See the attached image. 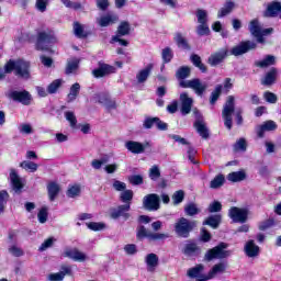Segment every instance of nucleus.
Returning a JSON list of instances; mask_svg holds the SVG:
<instances>
[{
    "label": "nucleus",
    "mask_w": 281,
    "mask_h": 281,
    "mask_svg": "<svg viewBox=\"0 0 281 281\" xmlns=\"http://www.w3.org/2000/svg\"><path fill=\"white\" fill-rule=\"evenodd\" d=\"M12 71L20 78H30V63L23 59L9 60L4 66V74H12Z\"/></svg>",
    "instance_id": "f257e3e1"
},
{
    "label": "nucleus",
    "mask_w": 281,
    "mask_h": 281,
    "mask_svg": "<svg viewBox=\"0 0 281 281\" xmlns=\"http://www.w3.org/2000/svg\"><path fill=\"white\" fill-rule=\"evenodd\" d=\"M276 128H278V124H276V122L267 121L257 127V135L258 137H265V133L276 131Z\"/></svg>",
    "instance_id": "6ab92c4d"
},
{
    "label": "nucleus",
    "mask_w": 281,
    "mask_h": 281,
    "mask_svg": "<svg viewBox=\"0 0 281 281\" xmlns=\"http://www.w3.org/2000/svg\"><path fill=\"white\" fill-rule=\"evenodd\" d=\"M227 56V50H222L220 53H215L209 57V63L213 67L216 65H221L223 60H225V57Z\"/></svg>",
    "instance_id": "5701e85b"
},
{
    "label": "nucleus",
    "mask_w": 281,
    "mask_h": 281,
    "mask_svg": "<svg viewBox=\"0 0 281 281\" xmlns=\"http://www.w3.org/2000/svg\"><path fill=\"white\" fill-rule=\"evenodd\" d=\"M144 207L150 211L159 210V195L151 193L144 198L143 200Z\"/></svg>",
    "instance_id": "f8f14e48"
},
{
    "label": "nucleus",
    "mask_w": 281,
    "mask_h": 281,
    "mask_svg": "<svg viewBox=\"0 0 281 281\" xmlns=\"http://www.w3.org/2000/svg\"><path fill=\"white\" fill-rule=\"evenodd\" d=\"M183 254L188 256V258H195L201 254V249L199 247H187L183 250Z\"/></svg>",
    "instance_id": "37998d69"
},
{
    "label": "nucleus",
    "mask_w": 281,
    "mask_h": 281,
    "mask_svg": "<svg viewBox=\"0 0 281 281\" xmlns=\"http://www.w3.org/2000/svg\"><path fill=\"white\" fill-rule=\"evenodd\" d=\"M180 87L182 89H192L196 95H203L207 90V82H203L200 79L181 80Z\"/></svg>",
    "instance_id": "20e7f679"
},
{
    "label": "nucleus",
    "mask_w": 281,
    "mask_h": 281,
    "mask_svg": "<svg viewBox=\"0 0 281 281\" xmlns=\"http://www.w3.org/2000/svg\"><path fill=\"white\" fill-rule=\"evenodd\" d=\"M47 3H49V0H36V9L40 12H45L47 10Z\"/></svg>",
    "instance_id": "338daca9"
},
{
    "label": "nucleus",
    "mask_w": 281,
    "mask_h": 281,
    "mask_svg": "<svg viewBox=\"0 0 281 281\" xmlns=\"http://www.w3.org/2000/svg\"><path fill=\"white\" fill-rule=\"evenodd\" d=\"M181 101V113L182 115H188L192 111V103L194 102L192 98L188 97V93L183 92L180 94Z\"/></svg>",
    "instance_id": "2eb2a0df"
},
{
    "label": "nucleus",
    "mask_w": 281,
    "mask_h": 281,
    "mask_svg": "<svg viewBox=\"0 0 281 281\" xmlns=\"http://www.w3.org/2000/svg\"><path fill=\"white\" fill-rule=\"evenodd\" d=\"M137 238H148L149 240H164L168 238V235L161 233H151L144 226H139L137 229Z\"/></svg>",
    "instance_id": "6e6552de"
},
{
    "label": "nucleus",
    "mask_w": 281,
    "mask_h": 281,
    "mask_svg": "<svg viewBox=\"0 0 281 281\" xmlns=\"http://www.w3.org/2000/svg\"><path fill=\"white\" fill-rule=\"evenodd\" d=\"M265 16H279V19H281V4L279 2L271 3L265 13Z\"/></svg>",
    "instance_id": "b1692460"
},
{
    "label": "nucleus",
    "mask_w": 281,
    "mask_h": 281,
    "mask_svg": "<svg viewBox=\"0 0 281 281\" xmlns=\"http://www.w3.org/2000/svg\"><path fill=\"white\" fill-rule=\"evenodd\" d=\"M21 168L24 170H30V172H36L38 170V165L33 161L24 160L21 162Z\"/></svg>",
    "instance_id": "ea45409f"
},
{
    "label": "nucleus",
    "mask_w": 281,
    "mask_h": 281,
    "mask_svg": "<svg viewBox=\"0 0 281 281\" xmlns=\"http://www.w3.org/2000/svg\"><path fill=\"white\" fill-rule=\"evenodd\" d=\"M221 210H223V205L218 201L211 203L209 206V212L211 213L221 212Z\"/></svg>",
    "instance_id": "774afa93"
},
{
    "label": "nucleus",
    "mask_w": 281,
    "mask_h": 281,
    "mask_svg": "<svg viewBox=\"0 0 281 281\" xmlns=\"http://www.w3.org/2000/svg\"><path fill=\"white\" fill-rule=\"evenodd\" d=\"M63 85V80L61 79H56L54 80L48 87H47V93H56V91H58V89H60Z\"/></svg>",
    "instance_id": "79ce46f5"
},
{
    "label": "nucleus",
    "mask_w": 281,
    "mask_h": 281,
    "mask_svg": "<svg viewBox=\"0 0 281 281\" xmlns=\"http://www.w3.org/2000/svg\"><path fill=\"white\" fill-rule=\"evenodd\" d=\"M74 33L77 38H87V32H85V25L75 22L74 23Z\"/></svg>",
    "instance_id": "473e14b6"
},
{
    "label": "nucleus",
    "mask_w": 281,
    "mask_h": 281,
    "mask_svg": "<svg viewBox=\"0 0 281 281\" xmlns=\"http://www.w3.org/2000/svg\"><path fill=\"white\" fill-rule=\"evenodd\" d=\"M121 201L123 203L131 204V201H133V191L132 190H125L121 193Z\"/></svg>",
    "instance_id": "8fccbe9b"
},
{
    "label": "nucleus",
    "mask_w": 281,
    "mask_h": 281,
    "mask_svg": "<svg viewBox=\"0 0 281 281\" xmlns=\"http://www.w3.org/2000/svg\"><path fill=\"white\" fill-rule=\"evenodd\" d=\"M175 41L178 45V47H181L182 49H190V46L188 45V41H186L180 33H177L175 36Z\"/></svg>",
    "instance_id": "c03bdc74"
},
{
    "label": "nucleus",
    "mask_w": 281,
    "mask_h": 281,
    "mask_svg": "<svg viewBox=\"0 0 281 281\" xmlns=\"http://www.w3.org/2000/svg\"><path fill=\"white\" fill-rule=\"evenodd\" d=\"M184 212L187 216H196V214H199L201 210H199V206H196V204L190 203L184 206Z\"/></svg>",
    "instance_id": "4c0bfd02"
},
{
    "label": "nucleus",
    "mask_w": 281,
    "mask_h": 281,
    "mask_svg": "<svg viewBox=\"0 0 281 281\" xmlns=\"http://www.w3.org/2000/svg\"><path fill=\"white\" fill-rule=\"evenodd\" d=\"M47 190L49 200L54 201V199H56V196H58V193L60 192V186H58V183L56 182H50L47 186Z\"/></svg>",
    "instance_id": "cd10ccee"
},
{
    "label": "nucleus",
    "mask_w": 281,
    "mask_h": 281,
    "mask_svg": "<svg viewBox=\"0 0 281 281\" xmlns=\"http://www.w3.org/2000/svg\"><path fill=\"white\" fill-rule=\"evenodd\" d=\"M65 117L67 120V122H69L71 128H76L77 124H78V120L76 119V114H74V112H65Z\"/></svg>",
    "instance_id": "3c124183"
},
{
    "label": "nucleus",
    "mask_w": 281,
    "mask_h": 281,
    "mask_svg": "<svg viewBox=\"0 0 281 281\" xmlns=\"http://www.w3.org/2000/svg\"><path fill=\"white\" fill-rule=\"evenodd\" d=\"M146 269L149 273H155L157 267H159V257L156 254H148L145 257Z\"/></svg>",
    "instance_id": "4468645a"
},
{
    "label": "nucleus",
    "mask_w": 281,
    "mask_h": 281,
    "mask_svg": "<svg viewBox=\"0 0 281 281\" xmlns=\"http://www.w3.org/2000/svg\"><path fill=\"white\" fill-rule=\"evenodd\" d=\"M228 216L234 223H246L249 211L247 209H239L236 206L231 207Z\"/></svg>",
    "instance_id": "0eeeda50"
},
{
    "label": "nucleus",
    "mask_w": 281,
    "mask_h": 281,
    "mask_svg": "<svg viewBox=\"0 0 281 281\" xmlns=\"http://www.w3.org/2000/svg\"><path fill=\"white\" fill-rule=\"evenodd\" d=\"M67 195L70 199H75V196H80V186L75 184L69 187L68 191H67Z\"/></svg>",
    "instance_id": "5fc2aeb1"
},
{
    "label": "nucleus",
    "mask_w": 281,
    "mask_h": 281,
    "mask_svg": "<svg viewBox=\"0 0 281 281\" xmlns=\"http://www.w3.org/2000/svg\"><path fill=\"white\" fill-rule=\"evenodd\" d=\"M177 78L179 80H186V78H188L190 76V68L189 67H181L177 74H176Z\"/></svg>",
    "instance_id": "de8ad7c7"
},
{
    "label": "nucleus",
    "mask_w": 281,
    "mask_h": 281,
    "mask_svg": "<svg viewBox=\"0 0 281 281\" xmlns=\"http://www.w3.org/2000/svg\"><path fill=\"white\" fill-rule=\"evenodd\" d=\"M78 93H80V83H74L70 87V92L68 93V102H74L76 98H78Z\"/></svg>",
    "instance_id": "e433bc0d"
},
{
    "label": "nucleus",
    "mask_w": 281,
    "mask_h": 281,
    "mask_svg": "<svg viewBox=\"0 0 281 281\" xmlns=\"http://www.w3.org/2000/svg\"><path fill=\"white\" fill-rule=\"evenodd\" d=\"M196 32L199 36H207L210 34V26H207V23H202L196 27Z\"/></svg>",
    "instance_id": "13d9d810"
},
{
    "label": "nucleus",
    "mask_w": 281,
    "mask_h": 281,
    "mask_svg": "<svg viewBox=\"0 0 281 281\" xmlns=\"http://www.w3.org/2000/svg\"><path fill=\"white\" fill-rule=\"evenodd\" d=\"M183 199H186V192H183V190L176 191L172 194L173 205H179V203H183Z\"/></svg>",
    "instance_id": "a19ab883"
},
{
    "label": "nucleus",
    "mask_w": 281,
    "mask_h": 281,
    "mask_svg": "<svg viewBox=\"0 0 281 281\" xmlns=\"http://www.w3.org/2000/svg\"><path fill=\"white\" fill-rule=\"evenodd\" d=\"M153 64H148L144 69H142L137 75V82L143 83L148 80V76H150V71H153Z\"/></svg>",
    "instance_id": "393cba45"
},
{
    "label": "nucleus",
    "mask_w": 281,
    "mask_h": 281,
    "mask_svg": "<svg viewBox=\"0 0 281 281\" xmlns=\"http://www.w3.org/2000/svg\"><path fill=\"white\" fill-rule=\"evenodd\" d=\"M52 43H56L54 31L47 30L38 33L37 44H36L37 49H40L41 52H45L49 49V45H52Z\"/></svg>",
    "instance_id": "7ed1b4c3"
},
{
    "label": "nucleus",
    "mask_w": 281,
    "mask_h": 281,
    "mask_svg": "<svg viewBox=\"0 0 281 281\" xmlns=\"http://www.w3.org/2000/svg\"><path fill=\"white\" fill-rule=\"evenodd\" d=\"M204 271H205V266H203V263H199L195 267L190 268L187 271V276L189 278H202Z\"/></svg>",
    "instance_id": "4be33fe9"
},
{
    "label": "nucleus",
    "mask_w": 281,
    "mask_h": 281,
    "mask_svg": "<svg viewBox=\"0 0 281 281\" xmlns=\"http://www.w3.org/2000/svg\"><path fill=\"white\" fill-rule=\"evenodd\" d=\"M263 98L270 104H276V102H278V97L272 92H265Z\"/></svg>",
    "instance_id": "0e129e2a"
},
{
    "label": "nucleus",
    "mask_w": 281,
    "mask_h": 281,
    "mask_svg": "<svg viewBox=\"0 0 281 281\" xmlns=\"http://www.w3.org/2000/svg\"><path fill=\"white\" fill-rule=\"evenodd\" d=\"M61 3H64V5L66 8H70L71 10H80V8H82V5L79 2H72L71 0H60Z\"/></svg>",
    "instance_id": "bf43d9fd"
},
{
    "label": "nucleus",
    "mask_w": 281,
    "mask_h": 281,
    "mask_svg": "<svg viewBox=\"0 0 281 281\" xmlns=\"http://www.w3.org/2000/svg\"><path fill=\"white\" fill-rule=\"evenodd\" d=\"M191 60L195 67H199L201 71H207V68L203 63H201V57L199 55H192Z\"/></svg>",
    "instance_id": "864d4df0"
},
{
    "label": "nucleus",
    "mask_w": 281,
    "mask_h": 281,
    "mask_svg": "<svg viewBox=\"0 0 281 281\" xmlns=\"http://www.w3.org/2000/svg\"><path fill=\"white\" fill-rule=\"evenodd\" d=\"M159 177H161V171L159 170V167L153 166L149 169V178L151 179V181H157Z\"/></svg>",
    "instance_id": "603ef678"
},
{
    "label": "nucleus",
    "mask_w": 281,
    "mask_h": 281,
    "mask_svg": "<svg viewBox=\"0 0 281 281\" xmlns=\"http://www.w3.org/2000/svg\"><path fill=\"white\" fill-rule=\"evenodd\" d=\"M116 21H117V15L115 14H108L97 20L100 27H108V25H112V23H115Z\"/></svg>",
    "instance_id": "a878e982"
},
{
    "label": "nucleus",
    "mask_w": 281,
    "mask_h": 281,
    "mask_svg": "<svg viewBox=\"0 0 281 281\" xmlns=\"http://www.w3.org/2000/svg\"><path fill=\"white\" fill-rule=\"evenodd\" d=\"M66 258H71V260H76L77 262H82L87 260V255L80 252L78 249L72 248L65 252Z\"/></svg>",
    "instance_id": "412c9836"
},
{
    "label": "nucleus",
    "mask_w": 281,
    "mask_h": 281,
    "mask_svg": "<svg viewBox=\"0 0 281 281\" xmlns=\"http://www.w3.org/2000/svg\"><path fill=\"white\" fill-rule=\"evenodd\" d=\"M249 49H256V43L254 42H243L239 45L232 48L231 54L233 56H243V54H247Z\"/></svg>",
    "instance_id": "9b49d317"
},
{
    "label": "nucleus",
    "mask_w": 281,
    "mask_h": 281,
    "mask_svg": "<svg viewBox=\"0 0 281 281\" xmlns=\"http://www.w3.org/2000/svg\"><path fill=\"white\" fill-rule=\"evenodd\" d=\"M131 210V204L120 205L117 209H113L111 211V217L112 218H120V216H123V218H128V211Z\"/></svg>",
    "instance_id": "f3484780"
},
{
    "label": "nucleus",
    "mask_w": 281,
    "mask_h": 281,
    "mask_svg": "<svg viewBox=\"0 0 281 281\" xmlns=\"http://www.w3.org/2000/svg\"><path fill=\"white\" fill-rule=\"evenodd\" d=\"M94 78H103L109 74H115V67L106 64L101 65L98 69L92 71Z\"/></svg>",
    "instance_id": "a211bd4d"
},
{
    "label": "nucleus",
    "mask_w": 281,
    "mask_h": 281,
    "mask_svg": "<svg viewBox=\"0 0 281 281\" xmlns=\"http://www.w3.org/2000/svg\"><path fill=\"white\" fill-rule=\"evenodd\" d=\"M244 252L248 258H256L260 254V248L258 247H245Z\"/></svg>",
    "instance_id": "a18cd8bd"
},
{
    "label": "nucleus",
    "mask_w": 281,
    "mask_h": 281,
    "mask_svg": "<svg viewBox=\"0 0 281 281\" xmlns=\"http://www.w3.org/2000/svg\"><path fill=\"white\" fill-rule=\"evenodd\" d=\"M203 225H209L213 229H216L221 225V215H211L204 222Z\"/></svg>",
    "instance_id": "c756f323"
},
{
    "label": "nucleus",
    "mask_w": 281,
    "mask_h": 281,
    "mask_svg": "<svg viewBox=\"0 0 281 281\" xmlns=\"http://www.w3.org/2000/svg\"><path fill=\"white\" fill-rule=\"evenodd\" d=\"M78 59H72L68 61L66 67V74H74L78 69Z\"/></svg>",
    "instance_id": "6e6d98bb"
},
{
    "label": "nucleus",
    "mask_w": 281,
    "mask_h": 281,
    "mask_svg": "<svg viewBox=\"0 0 281 281\" xmlns=\"http://www.w3.org/2000/svg\"><path fill=\"white\" fill-rule=\"evenodd\" d=\"M271 65H276V57L272 55L266 56L263 60L256 61L257 67H271Z\"/></svg>",
    "instance_id": "f704fd0d"
},
{
    "label": "nucleus",
    "mask_w": 281,
    "mask_h": 281,
    "mask_svg": "<svg viewBox=\"0 0 281 281\" xmlns=\"http://www.w3.org/2000/svg\"><path fill=\"white\" fill-rule=\"evenodd\" d=\"M276 76H278V71L276 70V68H272L265 77V79L262 80V85L266 86H271L276 82Z\"/></svg>",
    "instance_id": "2f4dec72"
},
{
    "label": "nucleus",
    "mask_w": 281,
    "mask_h": 281,
    "mask_svg": "<svg viewBox=\"0 0 281 281\" xmlns=\"http://www.w3.org/2000/svg\"><path fill=\"white\" fill-rule=\"evenodd\" d=\"M225 183V176L223 175H217L210 183V188L213 190H216Z\"/></svg>",
    "instance_id": "c9c22d12"
},
{
    "label": "nucleus",
    "mask_w": 281,
    "mask_h": 281,
    "mask_svg": "<svg viewBox=\"0 0 281 281\" xmlns=\"http://www.w3.org/2000/svg\"><path fill=\"white\" fill-rule=\"evenodd\" d=\"M128 32H131V25L127 22H122L119 25L117 34L120 36H126V34H128Z\"/></svg>",
    "instance_id": "09e8293b"
},
{
    "label": "nucleus",
    "mask_w": 281,
    "mask_h": 281,
    "mask_svg": "<svg viewBox=\"0 0 281 281\" xmlns=\"http://www.w3.org/2000/svg\"><path fill=\"white\" fill-rule=\"evenodd\" d=\"M235 150H247V140H245V138H239L235 143Z\"/></svg>",
    "instance_id": "69168bd1"
},
{
    "label": "nucleus",
    "mask_w": 281,
    "mask_h": 281,
    "mask_svg": "<svg viewBox=\"0 0 281 281\" xmlns=\"http://www.w3.org/2000/svg\"><path fill=\"white\" fill-rule=\"evenodd\" d=\"M9 98L22 104H30L32 102V95L27 91H11Z\"/></svg>",
    "instance_id": "ddd939ff"
},
{
    "label": "nucleus",
    "mask_w": 281,
    "mask_h": 281,
    "mask_svg": "<svg viewBox=\"0 0 281 281\" xmlns=\"http://www.w3.org/2000/svg\"><path fill=\"white\" fill-rule=\"evenodd\" d=\"M249 32L257 38L258 43H265V38L262 36H269L273 29H262L258 20H252L249 25Z\"/></svg>",
    "instance_id": "39448f33"
},
{
    "label": "nucleus",
    "mask_w": 281,
    "mask_h": 281,
    "mask_svg": "<svg viewBox=\"0 0 281 281\" xmlns=\"http://www.w3.org/2000/svg\"><path fill=\"white\" fill-rule=\"evenodd\" d=\"M223 91V86L218 85L215 87V90L211 94V104H216V100L221 98V92Z\"/></svg>",
    "instance_id": "49530a36"
},
{
    "label": "nucleus",
    "mask_w": 281,
    "mask_h": 281,
    "mask_svg": "<svg viewBox=\"0 0 281 281\" xmlns=\"http://www.w3.org/2000/svg\"><path fill=\"white\" fill-rule=\"evenodd\" d=\"M234 95L227 97L226 103L224 105V109L222 111V117L224 120V124L228 131L232 128V115L234 113Z\"/></svg>",
    "instance_id": "423d86ee"
},
{
    "label": "nucleus",
    "mask_w": 281,
    "mask_h": 281,
    "mask_svg": "<svg viewBox=\"0 0 281 281\" xmlns=\"http://www.w3.org/2000/svg\"><path fill=\"white\" fill-rule=\"evenodd\" d=\"M99 102H100L101 104H104V105L106 106V109H115V101L110 100L109 97H104V98L101 97V98L99 99Z\"/></svg>",
    "instance_id": "680f3d73"
},
{
    "label": "nucleus",
    "mask_w": 281,
    "mask_h": 281,
    "mask_svg": "<svg viewBox=\"0 0 281 281\" xmlns=\"http://www.w3.org/2000/svg\"><path fill=\"white\" fill-rule=\"evenodd\" d=\"M225 271H227L226 263L224 262L216 263L209 271V278H211V280H214V278H218V276H223Z\"/></svg>",
    "instance_id": "dca6fc26"
},
{
    "label": "nucleus",
    "mask_w": 281,
    "mask_h": 281,
    "mask_svg": "<svg viewBox=\"0 0 281 281\" xmlns=\"http://www.w3.org/2000/svg\"><path fill=\"white\" fill-rule=\"evenodd\" d=\"M227 256H229V251H226L225 247H217V248L210 249L205 254L204 260L206 262H210L212 260H216V258H227Z\"/></svg>",
    "instance_id": "9d476101"
},
{
    "label": "nucleus",
    "mask_w": 281,
    "mask_h": 281,
    "mask_svg": "<svg viewBox=\"0 0 281 281\" xmlns=\"http://www.w3.org/2000/svg\"><path fill=\"white\" fill-rule=\"evenodd\" d=\"M125 148L130 153H133V155H142V153H145L146 148H150V143L146 142L145 144H142L135 140H127L125 143Z\"/></svg>",
    "instance_id": "1a4fd4ad"
},
{
    "label": "nucleus",
    "mask_w": 281,
    "mask_h": 281,
    "mask_svg": "<svg viewBox=\"0 0 281 281\" xmlns=\"http://www.w3.org/2000/svg\"><path fill=\"white\" fill-rule=\"evenodd\" d=\"M232 10H234V2L232 1L226 2L224 8H222L217 13L218 19H223V16H227V14L232 12Z\"/></svg>",
    "instance_id": "72a5a7b5"
},
{
    "label": "nucleus",
    "mask_w": 281,
    "mask_h": 281,
    "mask_svg": "<svg viewBox=\"0 0 281 281\" xmlns=\"http://www.w3.org/2000/svg\"><path fill=\"white\" fill-rule=\"evenodd\" d=\"M172 49L170 48H165L162 49V60L164 63H170L172 60Z\"/></svg>",
    "instance_id": "e2e57ef3"
},
{
    "label": "nucleus",
    "mask_w": 281,
    "mask_h": 281,
    "mask_svg": "<svg viewBox=\"0 0 281 281\" xmlns=\"http://www.w3.org/2000/svg\"><path fill=\"white\" fill-rule=\"evenodd\" d=\"M10 181L15 192H21V190H23V180H21V178L19 177V175H16V171L14 169H11Z\"/></svg>",
    "instance_id": "aec40b11"
},
{
    "label": "nucleus",
    "mask_w": 281,
    "mask_h": 281,
    "mask_svg": "<svg viewBox=\"0 0 281 281\" xmlns=\"http://www.w3.org/2000/svg\"><path fill=\"white\" fill-rule=\"evenodd\" d=\"M67 273H71V268L64 267L63 271L49 274L48 280L49 281H60L65 278V276H67Z\"/></svg>",
    "instance_id": "c85d7f7f"
},
{
    "label": "nucleus",
    "mask_w": 281,
    "mask_h": 281,
    "mask_svg": "<svg viewBox=\"0 0 281 281\" xmlns=\"http://www.w3.org/2000/svg\"><path fill=\"white\" fill-rule=\"evenodd\" d=\"M87 227L92 232H102V229H106V224L102 222H90L87 224Z\"/></svg>",
    "instance_id": "58836bf2"
},
{
    "label": "nucleus",
    "mask_w": 281,
    "mask_h": 281,
    "mask_svg": "<svg viewBox=\"0 0 281 281\" xmlns=\"http://www.w3.org/2000/svg\"><path fill=\"white\" fill-rule=\"evenodd\" d=\"M194 126L199 133L203 137V139H207L210 137V133L207 132V126H205V122L202 120H198L194 123Z\"/></svg>",
    "instance_id": "bb28decb"
},
{
    "label": "nucleus",
    "mask_w": 281,
    "mask_h": 281,
    "mask_svg": "<svg viewBox=\"0 0 281 281\" xmlns=\"http://www.w3.org/2000/svg\"><path fill=\"white\" fill-rule=\"evenodd\" d=\"M247 175L245 171H235L227 176L228 181H232L233 183H236L238 181H245Z\"/></svg>",
    "instance_id": "7c9ffc66"
},
{
    "label": "nucleus",
    "mask_w": 281,
    "mask_h": 281,
    "mask_svg": "<svg viewBox=\"0 0 281 281\" xmlns=\"http://www.w3.org/2000/svg\"><path fill=\"white\" fill-rule=\"evenodd\" d=\"M9 194L7 191H0V214L5 210V204L8 203Z\"/></svg>",
    "instance_id": "4d7b16f0"
},
{
    "label": "nucleus",
    "mask_w": 281,
    "mask_h": 281,
    "mask_svg": "<svg viewBox=\"0 0 281 281\" xmlns=\"http://www.w3.org/2000/svg\"><path fill=\"white\" fill-rule=\"evenodd\" d=\"M196 16H198V23H200V24L207 23V11L198 10Z\"/></svg>",
    "instance_id": "052dcab7"
},
{
    "label": "nucleus",
    "mask_w": 281,
    "mask_h": 281,
    "mask_svg": "<svg viewBox=\"0 0 281 281\" xmlns=\"http://www.w3.org/2000/svg\"><path fill=\"white\" fill-rule=\"evenodd\" d=\"M194 227H196V221H190L186 217H180L175 223V233L180 238H189L190 232H193Z\"/></svg>",
    "instance_id": "f03ea898"
}]
</instances>
